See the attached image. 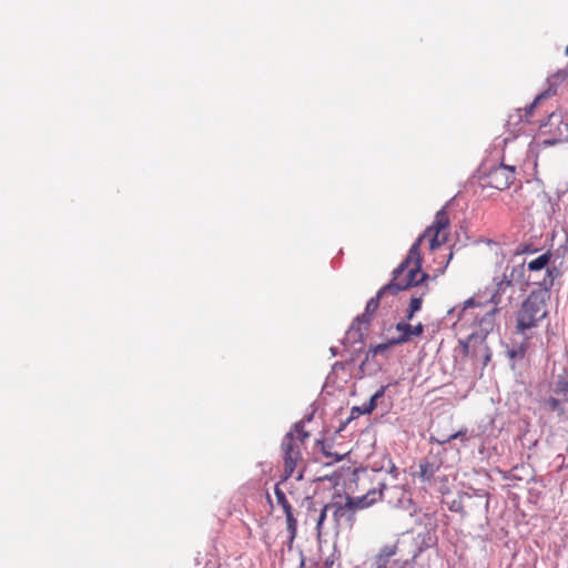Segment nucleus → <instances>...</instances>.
<instances>
[{
  "mask_svg": "<svg viewBox=\"0 0 568 568\" xmlns=\"http://www.w3.org/2000/svg\"><path fill=\"white\" fill-rule=\"evenodd\" d=\"M283 510H284L285 516H288V514H293V508H292L291 504L284 505Z\"/></svg>",
  "mask_w": 568,
  "mask_h": 568,
  "instance_id": "cd10ccee",
  "label": "nucleus"
},
{
  "mask_svg": "<svg viewBox=\"0 0 568 568\" xmlns=\"http://www.w3.org/2000/svg\"><path fill=\"white\" fill-rule=\"evenodd\" d=\"M287 484H288L287 480L282 479L278 484H276L275 489H274L276 501L282 508L284 507V505L290 504L284 490L281 488V486H284L285 488H287Z\"/></svg>",
  "mask_w": 568,
  "mask_h": 568,
  "instance_id": "dca6fc26",
  "label": "nucleus"
},
{
  "mask_svg": "<svg viewBox=\"0 0 568 568\" xmlns=\"http://www.w3.org/2000/svg\"><path fill=\"white\" fill-rule=\"evenodd\" d=\"M515 174V166L505 164L494 166L486 174V185L500 191L506 190L514 183Z\"/></svg>",
  "mask_w": 568,
  "mask_h": 568,
  "instance_id": "6e6552de",
  "label": "nucleus"
},
{
  "mask_svg": "<svg viewBox=\"0 0 568 568\" xmlns=\"http://www.w3.org/2000/svg\"><path fill=\"white\" fill-rule=\"evenodd\" d=\"M550 95L549 91L542 92L539 95L536 97L532 103H530L527 108H525V118L528 120L529 116H531L532 111L535 106L544 99L548 98Z\"/></svg>",
  "mask_w": 568,
  "mask_h": 568,
  "instance_id": "412c9836",
  "label": "nucleus"
},
{
  "mask_svg": "<svg viewBox=\"0 0 568 568\" xmlns=\"http://www.w3.org/2000/svg\"><path fill=\"white\" fill-rule=\"evenodd\" d=\"M353 476L352 491L357 493L358 496H346L344 501L339 499L328 503L336 528L352 529L356 521V511L372 507L382 498L381 489L384 486L375 474L355 471Z\"/></svg>",
  "mask_w": 568,
  "mask_h": 568,
  "instance_id": "f03ea898",
  "label": "nucleus"
},
{
  "mask_svg": "<svg viewBox=\"0 0 568 568\" xmlns=\"http://www.w3.org/2000/svg\"><path fill=\"white\" fill-rule=\"evenodd\" d=\"M305 500L307 501L306 523H313L315 525L317 536L321 537L328 530V526L326 525L327 513L331 511L328 503L317 507L316 503L313 501L312 498L307 497Z\"/></svg>",
  "mask_w": 568,
  "mask_h": 568,
  "instance_id": "1a4fd4ad",
  "label": "nucleus"
},
{
  "mask_svg": "<svg viewBox=\"0 0 568 568\" xmlns=\"http://www.w3.org/2000/svg\"><path fill=\"white\" fill-rule=\"evenodd\" d=\"M466 435V430H459L455 434H452L450 436H448L446 439L442 440V443H449L450 440L453 439H456L460 436H465Z\"/></svg>",
  "mask_w": 568,
  "mask_h": 568,
  "instance_id": "a878e982",
  "label": "nucleus"
},
{
  "mask_svg": "<svg viewBox=\"0 0 568 568\" xmlns=\"http://www.w3.org/2000/svg\"><path fill=\"white\" fill-rule=\"evenodd\" d=\"M399 545V539L384 544L373 558L374 568H405Z\"/></svg>",
  "mask_w": 568,
  "mask_h": 568,
  "instance_id": "423d86ee",
  "label": "nucleus"
},
{
  "mask_svg": "<svg viewBox=\"0 0 568 568\" xmlns=\"http://www.w3.org/2000/svg\"><path fill=\"white\" fill-rule=\"evenodd\" d=\"M286 517V528L290 537V541L293 542V540L296 537L297 534V520L294 517V514H288Z\"/></svg>",
  "mask_w": 568,
  "mask_h": 568,
  "instance_id": "a211bd4d",
  "label": "nucleus"
},
{
  "mask_svg": "<svg viewBox=\"0 0 568 568\" xmlns=\"http://www.w3.org/2000/svg\"><path fill=\"white\" fill-rule=\"evenodd\" d=\"M426 292H427V286L424 287V291L419 295H413L410 297L408 307L416 312L420 311L422 305H423V298H424Z\"/></svg>",
  "mask_w": 568,
  "mask_h": 568,
  "instance_id": "6ab92c4d",
  "label": "nucleus"
},
{
  "mask_svg": "<svg viewBox=\"0 0 568 568\" xmlns=\"http://www.w3.org/2000/svg\"><path fill=\"white\" fill-rule=\"evenodd\" d=\"M562 403L564 402L561 397L550 396L547 399H545L544 405L547 410L557 413L559 416H562L565 414V407Z\"/></svg>",
  "mask_w": 568,
  "mask_h": 568,
  "instance_id": "2eb2a0df",
  "label": "nucleus"
},
{
  "mask_svg": "<svg viewBox=\"0 0 568 568\" xmlns=\"http://www.w3.org/2000/svg\"><path fill=\"white\" fill-rule=\"evenodd\" d=\"M386 388L387 386H381L367 402L369 406H373V410H375L377 407V400L385 395Z\"/></svg>",
  "mask_w": 568,
  "mask_h": 568,
  "instance_id": "4be33fe9",
  "label": "nucleus"
},
{
  "mask_svg": "<svg viewBox=\"0 0 568 568\" xmlns=\"http://www.w3.org/2000/svg\"><path fill=\"white\" fill-rule=\"evenodd\" d=\"M483 305L475 298L467 300L463 305H456L448 311V316L454 318L453 326L456 329L473 327L481 314Z\"/></svg>",
  "mask_w": 568,
  "mask_h": 568,
  "instance_id": "39448f33",
  "label": "nucleus"
},
{
  "mask_svg": "<svg viewBox=\"0 0 568 568\" xmlns=\"http://www.w3.org/2000/svg\"><path fill=\"white\" fill-rule=\"evenodd\" d=\"M318 444L321 445V449L323 452V454L327 457V458H331V460L328 462V464L333 463V462H339L344 458V456L346 455L345 453L344 454H338V453H334L331 450V446L329 445H326L324 442H318Z\"/></svg>",
  "mask_w": 568,
  "mask_h": 568,
  "instance_id": "f3484780",
  "label": "nucleus"
},
{
  "mask_svg": "<svg viewBox=\"0 0 568 568\" xmlns=\"http://www.w3.org/2000/svg\"><path fill=\"white\" fill-rule=\"evenodd\" d=\"M551 390L556 396L561 397L562 402L568 403V373L557 375Z\"/></svg>",
  "mask_w": 568,
  "mask_h": 568,
  "instance_id": "4468645a",
  "label": "nucleus"
},
{
  "mask_svg": "<svg viewBox=\"0 0 568 568\" xmlns=\"http://www.w3.org/2000/svg\"><path fill=\"white\" fill-rule=\"evenodd\" d=\"M387 475L390 477L393 481H397L399 476V469L396 467V465L392 462H389V466L387 469Z\"/></svg>",
  "mask_w": 568,
  "mask_h": 568,
  "instance_id": "b1692460",
  "label": "nucleus"
},
{
  "mask_svg": "<svg viewBox=\"0 0 568 568\" xmlns=\"http://www.w3.org/2000/svg\"><path fill=\"white\" fill-rule=\"evenodd\" d=\"M550 257H551V254L548 253V252L545 253V254H541L538 257H536L535 260L528 262L527 263V267H528V270L530 272H539L541 270H545L546 275H545L544 278H549V276H548V271H549L550 272V277L554 280L552 272L548 267V264L550 262Z\"/></svg>",
  "mask_w": 568,
  "mask_h": 568,
  "instance_id": "ddd939ff",
  "label": "nucleus"
},
{
  "mask_svg": "<svg viewBox=\"0 0 568 568\" xmlns=\"http://www.w3.org/2000/svg\"><path fill=\"white\" fill-rule=\"evenodd\" d=\"M449 225L450 220L448 213L445 207H443L436 213L432 225H429L410 246L403 262L393 271L392 281L378 290L376 295L367 302L364 313L354 320L348 332L349 334L357 335L358 337L363 336L379 307L381 300L385 295H396L400 291L423 284L428 278V274L422 271L423 258L420 245L426 239L429 241L430 251L445 244L449 237Z\"/></svg>",
  "mask_w": 568,
  "mask_h": 568,
  "instance_id": "f257e3e1",
  "label": "nucleus"
},
{
  "mask_svg": "<svg viewBox=\"0 0 568 568\" xmlns=\"http://www.w3.org/2000/svg\"><path fill=\"white\" fill-rule=\"evenodd\" d=\"M356 473H372L375 474L379 481L383 484L382 491V498L378 501H386L390 506L398 507L402 506L403 500L406 496V490L404 488V485H399L397 483L390 484L387 483L386 478L383 477V474L381 470H357Z\"/></svg>",
  "mask_w": 568,
  "mask_h": 568,
  "instance_id": "0eeeda50",
  "label": "nucleus"
},
{
  "mask_svg": "<svg viewBox=\"0 0 568 568\" xmlns=\"http://www.w3.org/2000/svg\"><path fill=\"white\" fill-rule=\"evenodd\" d=\"M353 410H357L359 414L368 415L373 413V406H369L367 403L363 404L361 407H354Z\"/></svg>",
  "mask_w": 568,
  "mask_h": 568,
  "instance_id": "393cba45",
  "label": "nucleus"
},
{
  "mask_svg": "<svg viewBox=\"0 0 568 568\" xmlns=\"http://www.w3.org/2000/svg\"><path fill=\"white\" fill-rule=\"evenodd\" d=\"M497 312V308L494 307L488 311H484V307L481 308V314L478 317V320L475 323V327H478V329H474L469 336L474 335H484L486 336L494 327L495 322V314Z\"/></svg>",
  "mask_w": 568,
  "mask_h": 568,
  "instance_id": "9b49d317",
  "label": "nucleus"
},
{
  "mask_svg": "<svg viewBox=\"0 0 568 568\" xmlns=\"http://www.w3.org/2000/svg\"><path fill=\"white\" fill-rule=\"evenodd\" d=\"M395 345L396 344H390V339H388L386 343H382V344H378V345L374 346L371 349V353L373 355H377V354H381V353L385 352L386 349H388L389 347L395 346Z\"/></svg>",
  "mask_w": 568,
  "mask_h": 568,
  "instance_id": "5701e85b",
  "label": "nucleus"
},
{
  "mask_svg": "<svg viewBox=\"0 0 568 568\" xmlns=\"http://www.w3.org/2000/svg\"><path fill=\"white\" fill-rule=\"evenodd\" d=\"M426 468H427V465H420V475H422L423 477H424V476H426V474H427Z\"/></svg>",
  "mask_w": 568,
  "mask_h": 568,
  "instance_id": "7c9ffc66",
  "label": "nucleus"
},
{
  "mask_svg": "<svg viewBox=\"0 0 568 568\" xmlns=\"http://www.w3.org/2000/svg\"><path fill=\"white\" fill-rule=\"evenodd\" d=\"M434 544L433 538L428 536L427 540L424 541L425 547H430Z\"/></svg>",
  "mask_w": 568,
  "mask_h": 568,
  "instance_id": "c756f323",
  "label": "nucleus"
},
{
  "mask_svg": "<svg viewBox=\"0 0 568 568\" xmlns=\"http://www.w3.org/2000/svg\"><path fill=\"white\" fill-rule=\"evenodd\" d=\"M511 288V280H509L506 275L504 278L496 284V288L490 297V303L495 305L497 308L498 305H501L505 302L504 295ZM511 294L509 293L506 297V301L510 302Z\"/></svg>",
  "mask_w": 568,
  "mask_h": 568,
  "instance_id": "f8f14e48",
  "label": "nucleus"
},
{
  "mask_svg": "<svg viewBox=\"0 0 568 568\" xmlns=\"http://www.w3.org/2000/svg\"><path fill=\"white\" fill-rule=\"evenodd\" d=\"M470 500H471V496H469V495H466L464 498H460L459 500H454L452 503L450 510L458 511L465 516V515H467V513L465 510V507H466L465 501H470Z\"/></svg>",
  "mask_w": 568,
  "mask_h": 568,
  "instance_id": "aec40b11",
  "label": "nucleus"
},
{
  "mask_svg": "<svg viewBox=\"0 0 568 568\" xmlns=\"http://www.w3.org/2000/svg\"><path fill=\"white\" fill-rule=\"evenodd\" d=\"M398 332V336L390 338V344H404L419 337L425 329V326L419 322L416 325H412L407 322H399L395 326Z\"/></svg>",
  "mask_w": 568,
  "mask_h": 568,
  "instance_id": "9d476101",
  "label": "nucleus"
},
{
  "mask_svg": "<svg viewBox=\"0 0 568 568\" xmlns=\"http://www.w3.org/2000/svg\"><path fill=\"white\" fill-rule=\"evenodd\" d=\"M548 276H550L549 271ZM535 283L542 286V288L532 291L523 302L517 313L516 328L519 333H525L527 329L535 327L548 313L547 302L550 297L549 287L552 286L554 280L551 277L542 278Z\"/></svg>",
  "mask_w": 568,
  "mask_h": 568,
  "instance_id": "7ed1b4c3",
  "label": "nucleus"
},
{
  "mask_svg": "<svg viewBox=\"0 0 568 568\" xmlns=\"http://www.w3.org/2000/svg\"><path fill=\"white\" fill-rule=\"evenodd\" d=\"M298 568H305L304 567V561L301 562L300 567Z\"/></svg>",
  "mask_w": 568,
  "mask_h": 568,
  "instance_id": "2f4dec72",
  "label": "nucleus"
},
{
  "mask_svg": "<svg viewBox=\"0 0 568 568\" xmlns=\"http://www.w3.org/2000/svg\"><path fill=\"white\" fill-rule=\"evenodd\" d=\"M416 314V311L407 307L405 318L407 322L413 321L414 316Z\"/></svg>",
  "mask_w": 568,
  "mask_h": 568,
  "instance_id": "bb28decb",
  "label": "nucleus"
},
{
  "mask_svg": "<svg viewBox=\"0 0 568 568\" xmlns=\"http://www.w3.org/2000/svg\"><path fill=\"white\" fill-rule=\"evenodd\" d=\"M568 73L566 71H559L552 77V79H564Z\"/></svg>",
  "mask_w": 568,
  "mask_h": 568,
  "instance_id": "c85d7f7f",
  "label": "nucleus"
},
{
  "mask_svg": "<svg viewBox=\"0 0 568 568\" xmlns=\"http://www.w3.org/2000/svg\"><path fill=\"white\" fill-rule=\"evenodd\" d=\"M308 437V434L304 432L303 426L296 425L294 433H288L284 437L282 442V452H283V478L288 480L296 474V479L301 480L303 478V473L305 469L304 459L302 456V447L305 438Z\"/></svg>",
  "mask_w": 568,
  "mask_h": 568,
  "instance_id": "20e7f679",
  "label": "nucleus"
}]
</instances>
